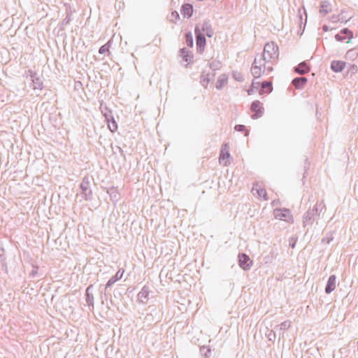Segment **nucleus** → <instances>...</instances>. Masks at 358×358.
<instances>
[{
	"label": "nucleus",
	"mask_w": 358,
	"mask_h": 358,
	"mask_svg": "<svg viewBox=\"0 0 358 358\" xmlns=\"http://www.w3.org/2000/svg\"><path fill=\"white\" fill-rule=\"evenodd\" d=\"M345 66V62L343 61L334 60L331 63V69L334 72L338 73L342 71Z\"/></svg>",
	"instance_id": "obj_19"
},
{
	"label": "nucleus",
	"mask_w": 358,
	"mask_h": 358,
	"mask_svg": "<svg viewBox=\"0 0 358 358\" xmlns=\"http://www.w3.org/2000/svg\"><path fill=\"white\" fill-rule=\"evenodd\" d=\"M252 190L253 191L256 190L258 196L260 197H263L264 200L267 201L268 199V198L267 196L266 191L265 189H263V188L256 189L254 185L252 187Z\"/></svg>",
	"instance_id": "obj_34"
},
{
	"label": "nucleus",
	"mask_w": 358,
	"mask_h": 358,
	"mask_svg": "<svg viewBox=\"0 0 358 358\" xmlns=\"http://www.w3.org/2000/svg\"><path fill=\"white\" fill-rule=\"evenodd\" d=\"M233 78L238 82H243L244 80L243 75L237 71L233 73Z\"/></svg>",
	"instance_id": "obj_40"
},
{
	"label": "nucleus",
	"mask_w": 358,
	"mask_h": 358,
	"mask_svg": "<svg viewBox=\"0 0 358 358\" xmlns=\"http://www.w3.org/2000/svg\"><path fill=\"white\" fill-rule=\"evenodd\" d=\"M357 350H358V341H357Z\"/></svg>",
	"instance_id": "obj_56"
},
{
	"label": "nucleus",
	"mask_w": 358,
	"mask_h": 358,
	"mask_svg": "<svg viewBox=\"0 0 358 358\" xmlns=\"http://www.w3.org/2000/svg\"><path fill=\"white\" fill-rule=\"evenodd\" d=\"M266 63L267 62H265V58L259 57V59H257L256 57L250 69L251 73L255 78H259L265 71Z\"/></svg>",
	"instance_id": "obj_3"
},
{
	"label": "nucleus",
	"mask_w": 358,
	"mask_h": 358,
	"mask_svg": "<svg viewBox=\"0 0 358 358\" xmlns=\"http://www.w3.org/2000/svg\"><path fill=\"white\" fill-rule=\"evenodd\" d=\"M106 121L108 123V129L111 132H115L117 129V124L115 120L113 115H108V118H106Z\"/></svg>",
	"instance_id": "obj_21"
},
{
	"label": "nucleus",
	"mask_w": 358,
	"mask_h": 358,
	"mask_svg": "<svg viewBox=\"0 0 358 358\" xmlns=\"http://www.w3.org/2000/svg\"><path fill=\"white\" fill-rule=\"evenodd\" d=\"M80 194L85 201H92L93 199L92 190L90 187V177L85 176L80 184Z\"/></svg>",
	"instance_id": "obj_2"
},
{
	"label": "nucleus",
	"mask_w": 358,
	"mask_h": 358,
	"mask_svg": "<svg viewBox=\"0 0 358 358\" xmlns=\"http://www.w3.org/2000/svg\"><path fill=\"white\" fill-rule=\"evenodd\" d=\"M124 273V271L123 269H119L117 272L115 273V275H113L107 282L106 284V289H108L110 286H112L115 282H116L117 280H120L123 274Z\"/></svg>",
	"instance_id": "obj_18"
},
{
	"label": "nucleus",
	"mask_w": 358,
	"mask_h": 358,
	"mask_svg": "<svg viewBox=\"0 0 358 358\" xmlns=\"http://www.w3.org/2000/svg\"><path fill=\"white\" fill-rule=\"evenodd\" d=\"M355 50H350L349 51H348V55H354V53H355Z\"/></svg>",
	"instance_id": "obj_50"
},
{
	"label": "nucleus",
	"mask_w": 358,
	"mask_h": 358,
	"mask_svg": "<svg viewBox=\"0 0 358 358\" xmlns=\"http://www.w3.org/2000/svg\"><path fill=\"white\" fill-rule=\"evenodd\" d=\"M193 6L191 3H183L180 8V13L184 17L187 19L190 18L193 15Z\"/></svg>",
	"instance_id": "obj_15"
},
{
	"label": "nucleus",
	"mask_w": 358,
	"mask_h": 358,
	"mask_svg": "<svg viewBox=\"0 0 358 358\" xmlns=\"http://www.w3.org/2000/svg\"><path fill=\"white\" fill-rule=\"evenodd\" d=\"M278 46L274 42H270L265 44L264 52L260 58H265L267 63L273 62L278 58Z\"/></svg>",
	"instance_id": "obj_1"
},
{
	"label": "nucleus",
	"mask_w": 358,
	"mask_h": 358,
	"mask_svg": "<svg viewBox=\"0 0 358 358\" xmlns=\"http://www.w3.org/2000/svg\"><path fill=\"white\" fill-rule=\"evenodd\" d=\"M352 73H355L357 71V66L356 65H351L349 70Z\"/></svg>",
	"instance_id": "obj_46"
},
{
	"label": "nucleus",
	"mask_w": 358,
	"mask_h": 358,
	"mask_svg": "<svg viewBox=\"0 0 358 358\" xmlns=\"http://www.w3.org/2000/svg\"><path fill=\"white\" fill-rule=\"evenodd\" d=\"M200 352L205 358H209L211 355V349L209 346L203 345L200 348Z\"/></svg>",
	"instance_id": "obj_31"
},
{
	"label": "nucleus",
	"mask_w": 358,
	"mask_h": 358,
	"mask_svg": "<svg viewBox=\"0 0 358 358\" xmlns=\"http://www.w3.org/2000/svg\"><path fill=\"white\" fill-rule=\"evenodd\" d=\"M266 69H267L268 71H272L273 67L268 66L267 67L266 66Z\"/></svg>",
	"instance_id": "obj_51"
},
{
	"label": "nucleus",
	"mask_w": 358,
	"mask_h": 358,
	"mask_svg": "<svg viewBox=\"0 0 358 358\" xmlns=\"http://www.w3.org/2000/svg\"><path fill=\"white\" fill-rule=\"evenodd\" d=\"M71 13H72L71 10V9H67V10H66V16L62 20V22L61 23V25H60V29H64V28L62 27L69 24L70 23V22L71 21Z\"/></svg>",
	"instance_id": "obj_29"
},
{
	"label": "nucleus",
	"mask_w": 358,
	"mask_h": 358,
	"mask_svg": "<svg viewBox=\"0 0 358 358\" xmlns=\"http://www.w3.org/2000/svg\"><path fill=\"white\" fill-rule=\"evenodd\" d=\"M150 289L146 285L143 286L137 295V301L140 303L146 304L149 299Z\"/></svg>",
	"instance_id": "obj_12"
},
{
	"label": "nucleus",
	"mask_w": 358,
	"mask_h": 358,
	"mask_svg": "<svg viewBox=\"0 0 358 358\" xmlns=\"http://www.w3.org/2000/svg\"><path fill=\"white\" fill-rule=\"evenodd\" d=\"M336 287V276L335 275H331L327 282L325 287V293L329 294L331 293Z\"/></svg>",
	"instance_id": "obj_14"
},
{
	"label": "nucleus",
	"mask_w": 358,
	"mask_h": 358,
	"mask_svg": "<svg viewBox=\"0 0 358 358\" xmlns=\"http://www.w3.org/2000/svg\"><path fill=\"white\" fill-rule=\"evenodd\" d=\"M110 46V42L108 41V43H106V44L101 45L99 48V53L101 54V55L104 54L106 52L110 53V51H109Z\"/></svg>",
	"instance_id": "obj_37"
},
{
	"label": "nucleus",
	"mask_w": 358,
	"mask_h": 358,
	"mask_svg": "<svg viewBox=\"0 0 358 358\" xmlns=\"http://www.w3.org/2000/svg\"><path fill=\"white\" fill-rule=\"evenodd\" d=\"M343 17H345V19H348V17H347V16H345V15H343Z\"/></svg>",
	"instance_id": "obj_55"
},
{
	"label": "nucleus",
	"mask_w": 358,
	"mask_h": 358,
	"mask_svg": "<svg viewBox=\"0 0 358 358\" xmlns=\"http://www.w3.org/2000/svg\"><path fill=\"white\" fill-rule=\"evenodd\" d=\"M200 25V30L202 33H206V36L208 38H211L214 35V30L212 27V24L210 23V20H205Z\"/></svg>",
	"instance_id": "obj_10"
},
{
	"label": "nucleus",
	"mask_w": 358,
	"mask_h": 358,
	"mask_svg": "<svg viewBox=\"0 0 358 358\" xmlns=\"http://www.w3.org/2000/svg\"><path fill=\"white\" fill-rule=\"evenodd\" d=\"M261 90L259 93L263 94L264 91L266 90L267 93H270L273 90L272 83L268 81H263L260 83Z\"/></svg>",
	"instance_id": "obj_23"
},
{
	"label": "nucleus",
	"mask_w": 358,
	"mask_h": 358,
	"mask_svg": "<svg viewBox=\"0 0 358 358\" xmlns=\"http://www.w3.org/2000/svg\"><path fill=\"white\" fill-rule=\"evenodd\" d=\"M308 166H309V163H308V165L307 166H305V169H308Z\"/></svg>",
	"instance_id": "obj_54"
},
{
	"label": "nucleus",
	"mask_w": 358,
	"mask_h": 358,
	"mask_svg": "<svg viewBox=\"0 0 358 358\" xmlns=\"http://www.w3.org/2000/svg\"><path fill=\"white\" fill-rule=\"evenodd\" d=\"M267 337H268V338L270 341H272V340L275 339V331H273V330L270 331V332L267 335Z\"/></svg>",
	"instance_id": "obj_41"
},
{
	"label": "nucleus",
	"mask_w": 358,
	"mask_h": 358,
	"mask_svg": "<svg viewBox=\"0 0 358 358\" xmlns=\"http://www.w3.org/2000/svg\"><path fill=\"white\" fill-rule=\"evenodd\" d=\"M194 34L196 37V45L197 52L200 54H202L205 49L206 39L205 34L200 30L199 24L195 26Z\"/></svg>",
	"instance_id": "obj_4"
},
{
	"label": "nucleus",
	"mask_w": 358,
	"mask_h": 358,
	"mask_svg": "<svg viewBox=\"0 0 358 358\" xmlns=\"http://www.w3.org/2000/svg\"><path fill=\"white\" fill-rule=\"evenodd\" d=\"M171 15L173 17L175 18V21L173 22L176 23V21L180 19L179 13H178V11L174 10L171 13Z\"/></svg>",
	"instance_id": "obj_42"
},
{
	"label": "nucleus",
	"mask_w": 358,
	"mask_h": 358,
	"mask_svg": "<svg viewBox=\"0 0 358 358\" xmlns=\"http://www.w3.org/2000/svg\"><path fill=\"white\" fill-rule=\"evenodd\" d=\"M331 3L329 1H323L320 4V13L323 15H327L331 11Z\"/></svg>",
	"instance_id": "obj_22"
},
{
	"label": "nucleus",
	"mask_w": 358,
	"mask_h": 358,
	"mask_svg": "<svg viewBox=\"0 0 358 358\" xmlns=\"http://www.w3.org/2000/svg\"><path fill=\"white\" fill-rule=\"evenodd\" d=\"M185 43H186L187 45L189 48L193 47L194 39H193V36H192V32L191 31L187 32L185 35Z\"/></svg>",
	"instance_id": "obj_32"
},
{
	"label": "nucleus",
	"mask_w": 358,
	"mask_h": 358,
	"mask_svg": "<svg viewBox=\"0 0 358 358\" xmlns=\"http://www.w3.org/2000/svg\"><path fill=\"white\" fill-rule=\"evenodd\" d=\"M106 289H107L105 288L104 291H101V299H102V303H104V299L107 300Z\"/></svg>",
	"instance_id": "obj_43"
},
{
	"label": "nucleus",
	"mask_w": 358,
	"mask_h": 358,
	"mask_svg": "<svg viewBox=\"0 0 358 358\" xmlns=\"http://www.w3.org/2000/svg\"><path fill=\"white\" fill-rule=\"evenodd\" d=\"M250 110L253 113L251 115L252 119L256 120L261 117L264 114V108L259 101L255 100L252 102Z\"/></svg>",
	"instance_id": "obj_5"
},
{
	"label": "nucleus",
	"mask_w": 358,
	"mask_h": 358,
	"mask_svg": "<svg viewBox=\"0 0 358 358\" xmlns=\"http://www.w3.org/2000/svg\"><path fill=\"white\" fill-rule=\"evenodd\" d=\"M307 82L308 79L306 77H296L292 80V84L296 90H301Z\"/></svg>",
	"instance_id": "obj_17"
},
{
	"label": "nucleus",
	"mask_w": 358,
	"mask_h": 358,
	"mask_svg": "<svg viewBox=\"0 0 358 358\" xmlns=\"http://www.w3.org/2000/svg\"><path fill=\"white\" fill-rule=\"evenodd\" d=\"M353 38V33L348 28L341 29L339 33L335 35V39L337 41H344L348 40V43Z\"/></svg>",
	"instance_id": "obj_8"
},
{
	"label": "nucleus",
	"mask_w": 358,
	"mask_h": 358,
	"mask_svg": "<svg viewBox=\"0 0 358 358\" xmlns=\"http://www.w3.org/2000/svg\"><path fill=\"white\" fill-rule=\"evenodd\" d=\"M93 285H90L85 290V300L90 310L92 311L94 309V296H93Z\"/></svg>",
	"instance_id": "obj_11"
},
{
	"label": "nucleus",
	"mask_w": 358,
	"mask_h": 358,
	"mask_svg": "<svg viewBox=\"0 0 358 358\" xmlns=\"http://www.w3.org/2000/svg\"><path fill=\"white\" fill-rule=\"evenodd\" d=\"M255 91V88H252V87H250L248 90V94L249 95H251L252 94L254 93V92Z\"/></svg>",
	"instance_id": "obj_48"
},
{
	"label": "nucleus",
	"mask_w": 358,
	"mask_h": 358,
	"mask_svg": "<svg viewBox=\"0 0 358 358\" xmlns=\"http://www.w3.org/2000/svg\"><path fill=\"white\" fill-rule=\"evenodd\" d=\"M37 273H38V268L36 267V268H34L31 271V275L34 277V276H35V275L37 274Z\"/></svg>",
	"instance_id": "obj_47"
},
{
	"label": "nucleus",
	"mask_w": 358,
	"mask_h": 358,
	"mask_svg": "<svg viewBox=\"0 0 358 358\" xmlns=\"http://www.w3.org/2000/svg\"><path fill=\"white\" fill-rule=\"evenodd\" d=\"M343 14H344V11H342L341 13V14L338 15H332L331 16V21L335 22H338V21H341V22H347L348 21H349L350 19H351V16H349L348 17V19H345V17H343Z\"/></svg>",
	"instance_id": "obj_28"
},
{
	"label": "nucleus",
	"mask_w": 358,
	"mask_h": 358,
	"mask_svg": "<svg viewBox=\"0 0 358 358\" xmlns=\"http://www.w3.org/2000/svg\"><path fill=\"white\" fill-rule=\"evenodd\" d=\"M230 157V154L228 150L227 144L225 143L222 145L220 155V160L224 159Z\"/></svg>",
	"instance_id": "obj_27"
},
{
	"label": "nucleus",
	"mask_w": 358,
	"mask_h": 358,
	"mask_svg": "<svg viewBox=\"0 0 358 358\" xmlns=\"http://www.w3.org/2000/svg\"><path fill=\"white\" fill-rule=\"evenodd\" d=\"M291 322L289 321H285L282 322L280 325H277L275 327V330L278 331H285L290 327Z\"/></svg>",
	"instance_id": "obj_33"
},
{
	"label": "nucleus",
	"mask_w": 358,
	"mask_h": 358,
	"mask_svg": "<svg viewBox=\"0 0 358 358\" xmlns=\"http://www.w3.org/2000/svg\"><path fill=\"white\" fill-rule=\"evenodd\" d=\"M252 264V261L248 255L245 253H240L238 255V265L244 271L250 269Z\"/></svg>",
	"instance_id": "obj_6"
},
{
	"label": "nucleus",
	"mask_w": 358,
	"mask_h": 358,
	"mask_svg": "<svg viewBox=\"0 0 358 358\" xmlns=\"http://www.w3.org/2000/svg\"><path fill=\"white\" fill-rule=\"evenodd\" d=\"M180 55L185 62L188 63L192 62L193 55L186 48H183L180 50Z\"/></svg>",
	"instance_id": "obj_20"
},
{
	"label": "nucleus",
	"mask_w": 358,
	"mask_h": 358,
	"mask_svg": "<svg viewBox=\"0 0 358 358\" xmlns=\"http://www.w3.org/2000/svg\"><path fill=\"white\" fill-rule=\"evenodd\" d=\"M357 59H358V53H357Z\"/></svg>",
	"instance_id": "obj_57"
},
{
	"label": "nucleus",
	"mask_w": 358,
	"mask_h": 358,
	"mask_svg": "<svg viewBox=\"0 0 358 358\" xmlns=\"http://www.w3.org/2000/svg\"><path fill=\"white\" fill-rule=\"evenodd\" d=\"M322 30H323L324 31H329V27H328L327 25H326V24L323 25V26H322Z\"/></svg>",
	"instance_id": "obj_49"
},
{
	"label": "nucleus",
	"mask_w": 358,
	"mask_h": 358,
	"mask_svg": "<svg viewBox=\"0 0 358 358\" xmlns=\"http://www.w3.org/2000/svg\"><path fill=\"white\" fill-rule=\"evenodd\" d=\"M260 85V83L259 82H255V80H252V85H251V87L252 88H255V90H257L259 87Z\"/></svg>",
	"instance_id": "obj_44"
},
{
	"label": "nucleus",
	"mask_w": 358,
	"mask_h": 358,
	"mask_svg": "<svg viewBox=\"0 0 358 358\" xmlns=\"http://www.w3.org/2000/svg\"><path fill=\"white\" fill-rule=\"evenodd\" d=\"M29 73V76L32 83V87L34 90H42L43 88V82L40 79L39 76L36 72H34L31 70L28 71Z\"/></svg>",
	"instance_id": "obj_9"
},
{
	"label": "nucleus",
	"mask_w": 358,
	"mask_h": 358,
	"mask_svg": "<svg viewBox=\"0 0 358 358\" xmlns=\"http://www.w3.org/2000/svg\"><path fill=\"white\" fill-rule=\"evenodd\" d=\"M299 18H300V20L301 21L302 20V15L301 14V10L299 9Z\"/></svg>",
	"instance_id": "obj_52"
},
{
	"label": "nucleus",
	"mask_w": 358,
	"mask_h": 358,
	"mask_svg": "<svg viewBox=\"0 0 358 358\" xmlns=\"http://www.w3.org/2000/svg\"><path fill=\"white\" fill-rule=\"evenodd\" d=\"M0 250L4 252V249L0 246Z\"/></svg>",
	"instance_id": "obj_53"
},
{
	"label": "nucleus",
	"mask_w": 358,
	"mask_h": 358,
	"mask_svg": "<svg viewBox=\"0 0 358 358\" xmlns=\"http://www.w3.org/2000/svg\"><path fill=\"white\" fill-rule=\"evenodd\" d=\"M100 110L103 115V116L106 118H108V115H110L113 114L111 110H110L107 105L103 102L100 104Z\"/></svg>",
	"instance_id": "obj_25"
},
{
	"label": "nucleus",
	"mask_w": 358,
	"mask_h": 358,
	"mask_svg": "<svg viewBox=\"0 0 358 358\" xmlns=\"http://www.w3.org/2000/svg\"><path fill=\"white\" fill-rule=\"evenodd\" d=\"M310 67L306 62H301L294 68V71L299 75H304L310 72Z\"/></svg>",
	"instance_id": "obj_16"
},
{
	"label": "nucleus",
	"mask_w": 358,
	"mask_h": 358,
	"mask_svg": "<svg viewBox=\"0 0 358 358\" xmlns=\"http://www.w3.org/2000/svg\"><path fill=\"white\" fill-rule=\"evenodd\" d=\"M228 79V76L226 74H222L217 79L216 83V88L217 90H221L227 83Z\"/></svg>",
	"instance_id": "obj_24"
},
{
	"label": "nucleus",
	"mask_w": 358,
	"mask_h": 358,
	"mask_svg": "<svg viewBox=\"0 0 358 358\" xmlns=\"http://www.w3.org/2000/svg\"><path fill=\"white\" fill-rule=\"evenodd\" d=\"M209 67L213 71L219 70L222 66V63L218 60H213L208 63Z\"/></svg>",
	"instance_id": "obj_35"
},
{
	"label": "nucleus",
	"mask_w": 358,
	"mask_h": 358,
	"mask_svg": "<svg viewBox=\"0 0 358 358\" xmlns=\"http://www.w3.org/2000/svg\"><path fill=\"white\" fill-rule=\"evenodd\" d=\"M235 130L237 131H245V136H248L249 130L246 129L245 126L243 124H236L234 127Z\"/></svg>",
	"instance_id": "obj_39"
},
{
	"label": "nucleus",
	"mask_w": 358,
	"mask_h": 358,
	"mask_svg": "<svg viewBox=\"0 0 358 358\" xmlns=\"http://www.w3.org/2000/svg\"><path fill=\"white\" fill-rule=\"evenodd\" d=\"M324 207V205L323 202H320V203L317 202L314 206V207L310 210H314V213L317 217H320V212H322Z\"/></svg>",
	"instance_id": "obj_30"
},
{
	"label": "nucleus",
	"mask_w": 358,
	"mask_h": 358,
	"mask_svg": "<svg viewBox=\"0 0 358 358\" xmlns=\"http://www.w3.org/2000/svg\"><path fill=\"white\" fill-rule=\"evenodd\" d=\"M316 217L314 210H308L303 217V226L312 224Z\"/></svg>",
	"instance_id": "obj_13"
},
{
	"label": "nucleus",
	"mask_w": 358,
	"mask_h": 358,
	"mask_svg": "<svg viewBox=\"0 0 358 358\" xmlns=\"http://www.w3.org/2000/svg\"><path fill=\"white\" fill-rule=\"evenodd\" d=\"M210 78L209 73H206L205 71H203L201 76L200 83L202 86L206 87L208 83L210 82Z\"/></svg>",
	"instance_id": "obj_26"
},
{
	"label": "nucleus",
	"mask_w": 358,
	"mask_h": 358,
	"mask_svg": "<svg viewBox=\"0 0 358 358\" xmlns=\"http://www.w3.org/2000/svg\"><path fill=\"white\" fill-rule=\"evenodd\" d=\"M296 241V239H294V238H290V240H289V246H290L292 248H294L295 247Z\"/></svg>",
	"instance_id": "obj_45"
},
{
	"label": "nucleus",
	"mask_w": 358,
	"mask_h": 358,
	"mask_svg": "<svg viewBox=\"0 0 358 358\" xmlns=\"http://www.w3.org/2000/svg\"><path fill=\"white\" fill-rule=\"evenodd\" d=\"M334 240L333 233L329 231L326 234L325 236L322 239V243L329 244Z\"/></svg>",
	"instance_id": "obj_38"
},
{
	"label": "nucleus",
	"mask_w": 358,
	"mask_h": 358,
	"mask_svg": "<svg viewBox=\"0 0 358 358\" xmlns=\"http://www.w3.org/2000/svg\"><path fill=\"white\" fill-rule=\"evenodd\" d=\"M107 193L110 195L111 199L117 200V189L116 187H111L108 191Z\"/></svg>",
	"instance_id": "obj_36"
},
{
	"label": "nucleus",
	"mask_w": 358,
	"mask_h": 358,
	"mask_svg": "<svg viewBox=\"0 0 358 358\" xmlns=\"http://www.w3.org/2000/svg\"><path fill=\"white\" fill-rule=\"evenodd\" d=\"M273 214L275 218L280 220L288 221L292 218L291 212L287 208H275Z\"/></svg>",
	"instance_id": "obj_7"
}]
</instances>
